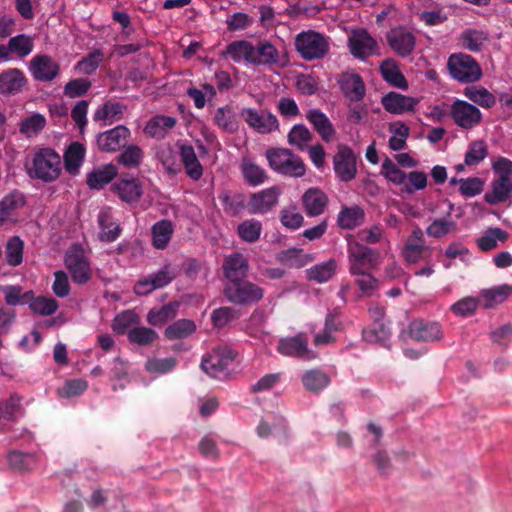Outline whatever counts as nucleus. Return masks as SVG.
Masks as SVG:
<instances>
[{
	"label": "nucleus",
	"mask_w": 512,
	"mask_h": 512,
	"mask_svg": "<svg viewBox=\"0 0 512 512\" xmlns=\"http://www.w3.org/2000/svg\"><path fill=\"white\" fill-rule=\"evenodd\" d=\"M118 174V168L107 164L94 168L87 174V185L90 189L100 190L109 184Z\"/></svg>",
	"instance_id": "obj_31"
},
{
	"label": "nucleus",
	"mask_w": 512,
	"mask_h": 512,
	"mask_svg": "<svg viewBox=\"0 0 512 512\" xmlns=\"http://www.w3.org/2000/svg\"><path fill=\"white\" fill-rule=\"evenodd\" d=\"M347 253L349 272L351 275L370 271L376 268L379 264V252L376 249L367 247L357 241L349 242Z\"/></svg>",
	"instance_id": "obj_5"
},
{
	"label": "nucleus",
	"mask_w": 512,
	"mask_h": 512,
	"mask_svg": "<svg viewBox=\"0 0 512 512\" xmlns=\"http://www.w3.org/2000/svg\"><path fill=\"white\" fill-rule=\"evenodd\" d=\"M262 224L255 219L245 220L238 225L237 232L239 237L248 243L256 242L261 235Z\"/></svg>",
	"instance_id": "obj_54"
},
{
	"label": "nucleus",
	"mask_w": 512,
	"mask_h": 512,
	"mask_svg": "<svg viewBox=\"0 0 512 512\" xmlns=\"http://www.w3.org/2000/svg\"><path fill=\"white\" fill-rule=\"evenodd\" d=\"M27 83V78L19 69H8L0 74V94L15 95L21 92Z\"/></svg>",
	"instance_id": "obj_28"
},
{
	"label": "nucleus",
	"mask_w": 512,
	"mask_h": 512,
	"mask_svg": "<svg viewBox=\"0 0 512 512\" xmlns=\"http://www.w3.org/2000/svg\"><path fill=\"white\" fill-rule=\"evenodd\" d=\"M381 103L387 112L401 115L414 111L415 107L419 104V99L397 92H389L382 97Z\"/></svg>",
	"instance_id": "obj_21"
},
{
	"label": "nucleus",
	"mask_w": 512,
	"mask_h": 512,
	"mask_svg": "<svg viewBox=\"0 0 512 512\" xmlns=\"http://www.w3.org/2000/svg\"><path fill=\"white\" fill-rule=\"evenodd\" d=\"M196 331V324L190 319H179L170 324L164 331L168 340H179L191 336Z\"/></svg>",
	"instance_id": "obj_46"
},
{
	"label": "nucleus",
	"mask_w": 512,
	"mask_h": 512,
	"mask_svg": "<svg viewBox=\"0 0 512 512\" xmlns=\"http://www.w3.org/2000/svg\"><path fill=\"white\" fill-rule=\"evenodd\" d=\"M364 211L359 206L343 208L337 217L338 225L343 229H353L361 224Z\"/></svg>",
	"instance_id": "obj_48"
},
{
	"label": "nucleus",
	"mask_w": 512,
	"mask_h": 512,
	"mask_svg": "<svg viewBox=\"0 0 512 512\" xmlns=\"http://www.w3.org/2000/svg\"><path fill=\"white\" fill-rule=\"evenodd\" d=\"M214 123L218 128L229 134L237 132L239 128L237 114L231 105H225L216 109Z\"/></svg>",
	"instance_id": "obj_36"
},
{
	"label": "nucleus",
	"mask_w": 512,
	"mask_h": 512,
	"mask_svg": "<svg viewBox=\"0 0 512 512\" xmlns=\"http://www.w3.org/2000/svg\"><path fill=\"white\" fill-rule=\"evenodd\" d=\"M176 277L171 264H166L158 271L141 277L134 285L133 291L138 296H146L153 291L170 284Z\"/></svg>",
	"instance_id": "obj_9"
},
{
	"label": "nucleus",
	"mask_w": 512,
	"mask_h": 512,
	"mask_svg": "<svg viewBox=\"0 0 512 512\" xmlns=\"http://www.w3.org/2000/svg\"><path fill=\"white\" fill-rule=\"evenodd\" d=\"M174 227L170 220H160L151 229L152 244L156 249H165L173 235Z\"/></svg>",
	"instance_id": "obj_41"
},
{
	"label": "nucleus",
	"mask_w": 512,
	"mask_h": 512,
	"mask_svg": "<svg viewBox=\"0 0 512 512\" xmlns=\"http://www.w3.org/2000/svg\"><path fill=\"white\" fill-rule=\"evenodd\" d=\"M409 332L413 339L424 342L439 340L443 336L438 323L424 320H414L409 326Z\"/></svg>",
	"instance_id": "obj_26"
},
{
	"label": "nucleus",
	"mask_w": 512,
	"mask_h": 512,
	"mask_svg": "<svg viewBox=\"0 0 512 512\" xmlns=\"http://www.w3.org/2000/svg\"><path fill=\"white\" fill-rule=\"evenodd\" d=\"M265 155L270 168L281 175L299 178L306 172L302 159L289 149L272 148Z\"/></svg>",
	"instance_id": "obj_2"
},
{
	"label": "nucleus",
	"mask_w": 512,
	"mask_h": 512,
	"mask_svg": "<svg viewBox=\"0 0 512 512\" xmlns=\"http://www.w3.org/2000/svg\"><path fill=\"white\" fill-rule=\"evenodd\" d=\"M287 138L288 143L291 146L303 151L308 147V144L312 139V134L305 125L296 124L289 131Z\"/></svg>",
	"instance_id": "obj_53"
},
{
	"label": "nucleus",
	"mask_w": 512,
	"mask_h": 512,
	"mask_svg": "<svg viewBox=\"0 0 512 512\" xmlns=\"http://www.w3.org/2000/svg\"><path fill=\"white\" fill-rule=\"evenodd\" d=\"M333 168L336 177L341 182H350L356 177V156L350 147L339 146L333 158Z\"/></svg>",
	"instance_id": "obj_11"
},
{
	"label": "nucleus",
	"mask_w": 512,
	"mask_h": 512,
	"mask_svg": "<svg viewBox=\"0 0 512 512\" xmlns=\"http://www.w3.org/2000/svg\"><path fill=\"white\" fill-rule=\"evenodd\" d=\"M25 196L19 191H13L0 200V225L9 221L14 212L25 205Z\"/></svg>",
	"instance_id": "obj_37"
},
{
	"label": "nucleus",
	"mask_w": 512,
	"mask_h": 512,
	"mask_svg": "<svg viewBox=\"0 0 512 512\" xmlns=\"http://www.w3.org/2000/svg\"><path fill=\"white\" fill-rule=\"evenodd\" d=\"M339 86L345 97L350 101L358 102L365 96V84L358 74H343L339 80Z\"/></svg>",
	"instance_id": "obj_27"
},
{
	"label": "nucleus",
	"mask_w": 512,
	"mask_h": 512,
	"mask_svg": "<svg viewBox=\"0 0 512 512\" xmlns=\"http://www.w3.org/2000/svg\"><path fill=\"white\" fill-rule=\"evenodd\" d=\"M178 307L177 302H170L159 308L151 309L147 314V322L152 326L162 325L176 316Z\"/></svg>",
	"instance_id": "obj_47"
},
{
	"label": "nucleus",
	"mask_w": 512,
	"mask_h": 512,
	"mask_svg": "<svg viewBox=\"0 0 512 512\" xmlns=\"http://www.w3.org/2000/svg\"><path fill=\"white\" fill-rule=\"evenodd\" d=\"M176 365L177 360L174 357L150 358L145 363V369L150 374L160 375L172 371Z\"/></svg>",
	"instance_id": "obj_61"
},
{
	"label": "nucleus",
	"mask_w": 512,
	"mask_h": 512,
	"mask_svg": "<svg viewBox=\"0 0 512 512\" xmlns=\"http://www.w3.org/2000/svg\"><path fill=\"white\" fill-rule=\"evenodd\" d=\"M380 174L397 186L404 184L407 179V174L389 157L383 160Z\"/></svg>",
	"instance_id": "obj_52"
},
{
	"label": "nucleus",
	"mask_w": 512,
	"mask_h": 512,
	"mask_svg": "<svg viewBox=\"0 0 512 512\" xmlns=\"http://www.w3.org/2000/svg\"><path fill=\"white\" fill-rule=\"evenodd\" d=\"M488 41V34L483 30L466 29L460 35L461 46L471 52H480Z\"/></svg>",
	"instance_id": "obj_42"
},
{
	"label": "nucleus",
	"mask_w": 512,
	"mask_h": 512,
	"mask_svg": "<svg viewBox=\"0 0 512 512\" xmlns=\"http://www.w3.org/2000/svg\"><path fill=\"white\" fill-rule=\"evenodd\" d=\"M447 67L451 77L461 83H474L482 77V70L478 62L465 53L450 55Z\"/></svg>",
	"instance_id": "obj_4"
},
{
	"label": "nucleus",
	"mask_w": 512,
	"mask_h": 512,
	"mask_svg": "<svg viewBox=\"0 0 512 512\" xmlns=\"http://www.w3.org/2000/svg\"><path fill=\"white\" fill-rule=\"evenodd\" d=\"M224 294L228 301L234 304H249L261 300L264 291L257 284L241 279L228 282Z\"/></svg>",
	"instance_id": "obj_8"
},
{
	"label": "nucleus",
	"mask_w": 512,
	"mask_h": 512,
	"mask_svg": "<svg viewBox=\"0 0 512 512\" xmlns=\"http://www.w3.org/2000/svg\"><path fill=\"white\" fill-rule=\"evenodd\" d=\"M237 353L228 347H218L204 356L201 361V369L210 377L223 380L230 372Z\"/></svg>",
	"instance_id": "obj_3"
},
{
	"label": "nucleus",
	"mask_w": 512,
	"mask_h": 512,
	"mask_svg": "<svg viewBox=\"0 0 512 512\" xmlns=\"http://www.w3.org/2000/svg\"><path fill=\"white\" fill-rule=\"evenodd\" d=\"M402 254L410 264L418 263L430 255V248L425 245L423 231L419 227L412 231L403 247Z\"/></svg>",
	"instance_id": "obj_17"
},
{
	"label": "nucleus",
	"mask_w": 512,
	"mask_h": 512,
	"mask_svg": "<svg viewBox=\"0 0 512 512\" xmlns=\"http://www.w3.org/2000/svg\"><path fill=\"white\" fill-rule=\"evenodd\" d=\"M129 136L130 130L123 125H118L110 130L99 133L96 142L100 150L114 152L126 142Z\"/></svg>",
	"instance_id": "obj_20"
},
{
	"label": "nucleus",
	"mask_w": 512,
	"mask_h": 512,
	"mask_svg": "<svg viewBox=\"0 0 512 512\" xmlns=\"http://www.w3.org/2000/svg\"><path fill=\"white\" fill-rule=\"evenodd\" d=\"M98 226L100 228L99 239L104 242H113L121 234V227L115 220L110 207L102 208L97 216Z\"/></svg>",
	"instance_id": "obj_22"
},
{
	"label": "nucleus",
	"mask_w": 512,
	"mask_h": 512,
	"mask_svg": "<svg viewBox=\"0 0 512 512\" xmlns=\"http://www.w3.org/2000/svg\"><path fill=\"white\" fill-rule=\"evenodd\" d=\"M337 267L338 265L336 260L329 259L307 269L306 277L308 280L314 281L316 283H325L333 277Z\"/></svg>",
	"instance_id": "obj_40"
},
{
	"label": "nucleus",
	"mask_w": 512,
	"mask_h": 512,
	"mask_svg": "<svg viewBox=\"0 0 512 512\" xmlns=\"http://www.w3.org/2000/svg\"><path fill=\"white\" fill-rule=\"evenodd\" d=\"M8 45L11 53L20 58L28 56L34 47L32 38L26 34L11 37Z\"/></svg>",
	"instance_id": "obj_55"
},
{
	"label": "nucleus",
	"mask_w": 512,
	"mask_h": 512,
	"mask_svg": "<svg viewBox=\"0 0 512 512\" xmlns=\"http://www.w3.org/2000/svg\"><path fill=\"white\" fill-rule=\"evenodd\" d=\"M362 336L366 342L387 347L391 338V331L384 322H376L364 329Z\"/></svg>",
	"instance_id": "obj_44"
},
{
	"label": "nucleus",
	"mask_w": 512,
	"mask_h": 512,
	"mask_svg": "<svg viewBox=\"0 0 512 512\" xmlns=\"http://www.w3.org/2000/svg\"><path fill=\"white\" fill-rule=\"evenodd\" d=\"M30 308L35 313L48 316L56 312L58 309V302L52 297L39 296L30 302Z\"/></svg>",
	"instance_id": "obj_64"
},
{
	"label": "nucleus",
	"mask_w": 512,
	"mask_h": 512,
	"mask_svg": "<svg viewBox=\"0 0 512 512\" xmlns=\"http://www.w3.org/2000/svg\"><path fill=\"white\" fill-rule=\"evenodd\" d=\"M176 124V119L171 116L157 115L151 118L145 128L144 132L152 138H164L167 132Z\"/></svg>",
	"instance_id": "obj_38"
},
{
	"label": "nucleus",
	"mask_w": 512,
	"mask_h": 512,
	"mask_svg": "<svg viewBox=\"0 0 512 512\" xmlns=\"http://www.w3.org/2000/svg\"><path fill=\"white\" fill-rule=\"evenodd\" d=\"M241 116L249 127L261 134H269L279 128L277 117L266 110L258 111L254 108H244L241 111Z\"/></svg>",
	"instance_id": "obj_12"
},
{
	"label": "nucleus",
	"mask_w": 512,
	"mask_h": 512,
	"mask_svg": "<svg viewBox=\"0 0 512 512\" xmlns=\"http://www.w3.org/2000/svg\"><path fill=\"white\" fill-rule=\"evenodd\" d=\"M244 180L250 186L262 185L267 180V173L251 157L243 156L239 165Z\"/></svg>",
	"instance_id": "obj_30"
},
{
	"label": "nucleus",
	"mask_w": 512,
	"mask_h": 512,
	"mask_svg": "<svg viewBox=\"0 0 512 512\" xmlns=\"http://www.w3.org/2000/svg\"><path fill=\"white\" fill-rule=\"evenodd\" d=\"M8 462L12 469L19 472L31 471L37 466L34 454L12 451L8 454Z\"/></svg>",
	"instance_id": "obj_49"
},
{
	"label": "nucleus",
	"mask_w": 512,
	"mask_h": 512,
	"mask_svg": "<svg viewBox=\"0 0 512 512\" xmlns=\"http://www.w3.org/2000/svg\"><path fill=\"white\" fill-rule=\"evenodd\" d=\"M85 147L79 142L71 143L64 154L65 169L70 174H76L85 157Z\"/></svg>",
	"instance_id": "obj_43"
},
{
	"label": "nucleus",
	"mask_w": 512,
	"mask_h": 512,
	"mask_svg": "<svg viewBox=\"0 0 512 512\" xmlns=\"http://www.w3.org/2000/svg\"><path fill=\"white\" fill-rule=\"evenodd\" d=\"M248 260L241 253L228 255L223 263L224 276L228 282L244 279L248 272Z\"/></svg>",
	"instance_id": "obj_25"
},
{
	"label": "nucleus",
	"mask_w": 512,
	"mask_h": 512,
	"mask_svg": "<svg viewBox=\"0 0 512 512\" xmlns=\"http://www.w3.org/2000/svg\"><path fill=\"white\" fill-rule=\"evenodd\" d=\"M509 234L499 227H492L485 230L483 235L476 240L480 250L487 252L498 246V243H504Z\"/></svg>",
	"instance_id": "obj_45"
},
{
	"label": "nucleus",
	"mask_w": 512,
	"mask_h": 512,
	"mask_svg": "<svg viewBox=\"0 0 512 512\" xmlns=\"http://www.w3.org/2000/svg\"><path fill=\"white\" fill-rule=\"evenodd\" d=\"M451 116L456 125L463 129L475 127L482 118V114L476 106L462 100H457L452 104Z\"/></svg>",
	"instance_id": "obj_15"
},
{
	"label": "nucleus",
	"mask_w": 512,
	"mask_h": 512,
	"mask_svg": "<svg viewBox=\"0 0 512 512\" xmlns=\"http://www.w3.org/2000/svg\"><path fill=\"white\" fill-rule=\"evenodd\" d=\"M306 119L312 125L313 129L320 135L323 141L330 142L335 137V128L320 109L313 108L307 111Z\"/></svg>",
	"instance_id": "obj_24"
},
{
	"label": "nucleus",
	"mask_w": 512,
	"mask_h": 512,
	"mask_svg": "<svg viewBox=\"0 0 512 512\" xmlns=\"http://www.w3.org/2000/svg\"><path fill=\"white\" fill-rule=\"evenodd\" d=\"M124 110L125 106L123 104L107 101L95 110L93 120L101 122L104 126L111 125L122 118Z\"/></svg>",
	"instance_id": "obj_32"
},
{
	"label": "nucleus",
	"mask_w": 512,
	"mask_h": 512,
	"mask_svg": "<svg viewBox=\"0 0 512 512\" xmlns=\"http://www.w3.org/2000/svg\"><path fill=\"white\" fill-rule=\"evenodd\" d=\"M387 41L391 49L399 56L406 57L415 48L414 34L404 27H396L387 34Z\"/></svg>",
	"instance_id": "obj_18"
},
{
	"label": "nucleus",
	"mask_w": 512,
	"mask_h": 512,
	"mask_svg": "<svg viewBox=\"0 0 512 512\" xmlns=\"http://www.w3.org/2000/svg\"><path fill=\"white\" fill-rule=\"evenodd\" d=\"M295 45L302 58L308 61L323 58L329 51L326 37L312 30L299 33Z\"/></svg>",
	"instance_id": "obj_6"
},
{
	"label": "nucleus",
	"mask_w": 512,
	"mask_h": 512,
	"mask_svg": "<svg viewBox=\"0 0 512 512\" xmlns=\"http://www.w3.org/2000/svg\"><path fill=\"white\" fill-rule=\"evenodd\" d=\"M143 160V151L137 145H129L118 156V163L127 168L138 167Z\"/></svg>",
	"instance_id": "obj_58"
},
{
	"label": "nucleus",
	"mask_w": 512,
	"mask_h": 512,
	"mask_svg": "<svg viewBox=\"0 0 512 512\" xmlns=\"http://www.w3.org/2000/svg\"><path fill=\"white\" fill-rule=\"evenodd\" d=\"M281 190L273 186L251 195L248 202L249 214H265L271 211L277 204Z\"/></svg>",
	"instance_id": "obj_16"
},
{
	"label": "nucleus",
	"mask_w": 512,
	"mask_h": 512,
	"mask_svg": "<svg viewBox=\"0 0 512 512\" xmlns=\"http://www.w3.org/2000/svg\"><path fill=\"white\" fill-rule=\"evenodd\" d=\"M348 46L351 54L358 59H365L378 50L376 40L365 29L352 30Z\"/></svg>",
	"instance_id": "obj_14"
},
{
	"label": "nucleus",
	"mask_w": 512,
	"mask_h": 512,
	"mask_svg": "<svg viewBox=\"0 0 512 512\" xmlns=\"http://www.w3.org/2000/svg\"><path fill=\"white\" fill-rule=\"evenodd\" d=\"M46 118L41 113H33L32 115L22 119L19 131L27 138L38 135L46 126Z\"/></svg>",
	"instance_id": "obj_50"
},
{
	"label": "nucleus",
	"mask_w": 512,
	"mask_h": 512,
	"mask_svg": "<svg viewBox=\"0 0 512 512\" xmlns=\"http://www.w3.org/2000/svg\"><path fill=\"white\" fill-rule=\"evenodd\" d=\"M23 397L14 392L0 402V419L14 421L23 414Z\"/></svg>",
	"instance_id": "obj_39"
},
{
	"label": "nucleus",
	"mask_w": 512,
	"mask_h": 512,
	"mask_svg": "<svg viewBox=\"0 0 512 512\" xmlns=\"http://www.w3.org/2000/svg\"><path fill=\"white\" fill-rule=\"evenodd\" d=\"M103 60V53L100 50H95L80 60L75 69L84 75H91L99 67Z\"/></svg>",
	"instance_id": "obj_63"
},
{
	"label": "nucleus",
	"mask_w": 512,
	"mask_h": 512,
	"mask_svg": "<svg viewBox=\"0 0 512 512\" xmlns=\"http://www.w3.org/2000/svg\"><path fill=\"white\" fill-rule=\"evenodd\" d=\"M24 242L18 236H14L6 244L5 254L10 266H18L23 261Z\"/></svg>",
	"instance_id": "obj_56"
},
{
	"label": "nucleus",
	"mask_w": 512,
	"mask_h": 512,
	"mask_svg": "<svg viewBox=\"0 0 512 512\" xmlns=\"http://www.w3.org/2000/svg\"><path fill=\"white\" fill-rule=\"evenodd\" d=\"M484 200L490 205L505 203L512 198V179L498 177L491 182Z\"/></svg>",
	"instance_id": "obj_23"
},
{
	"label": "nucleus",
	"mask_w": 512,
	"mask_h": 512,
	"mask_svg": "<svg viewBox=\"0 0 512 512\" xmlns=\"http://www.w3.org/2000/svg\"><path fill=\"white\" fill-rule=\"evenodd\" d=\"M253 50V65L271 66L276 64L279 60L278 50L268 41H260L256 46L253 45Z\"/></svg>",
	"instance_id": "obj_33"
},
{
	"label": "nucleus",
	"mask_w": 512,
	"mask_h": 512,
	"mask_svg": "<svg viewBox=\"0 0 512 512\" xmlns=\"http://www.w3.org/2000/svg\"><path fill=\"white\" fill-rule=\"evenodd\" d=\"M464 95L470 101L483 108H491L496 103L495 96L484 87H466L464 90Z\"/></svg>",
	"instance_id": "obj_51"
},
{
	"label": "nucleus",
	"mask_w": 512,
	"mask_h": 512,
	"mask_svg": "<svg viewBox=\"0 0 512 512\" xmlns=\"http://www.w3.org/2000/svg\"><path fill=\"white\" fill-rule=\"evenodd\" d=\"M280 354L289 357H296L303 360H313L317 353L308 347V340L304 333L295 336L281 338L277 345Z\"/></svg>",
	"instance_id": "obj_10"
},
{
	"label": "nucleus",
	"mask_w": 512,
	"mask_h": 512,
	"mask_svg": "<svg viewBox=\"0 0 512 512\" xmlns=\"http://www.w3.org/2000/svg\"><path fill=\"white\" fill-rule=\"evenodd\" d=\"M253 45L246 40L233 41L227 45L222 55L235 63L246 62L252 64Z\"/></svg>",
	"instance_id": "obj_34"
},
{
	"label": "nucleus",
	"mask_w": 512,
	"mask_h": 512,
	"mask_svg": "<svg viewBox=\"0 0 512 512\" xmlns=\"http://www.w3.org/2000/svg\"><path fill=\"white\" fill-rule=\"evenodd\" d=\"M381 73L383 78L389 82L391 85L400 88V89H407L408 84L403 76V74L400 72L397 66H395L392 63L384 62L381 65Z\"/></svg>",
	"instance_id": "obj_60"
},
{
	"label": "nucleus",
	"mask_w": 512,
	"mask_h": 512,
	"mask_svg": "<svg viewBox=\"0 0 512 512\" xmlns=\"http://www.w3.org/2000/svg\"><path fill=\"white\" fill-rule=\"evenodd\" d=\"M302 203L306 214L316 217L324 212L328 204V197L322 190L310 188L303 194Z\"/></svg>",
	"instance_id": "obj_29"
},
{
	"label": "nucleus",
	"mask_w": 512,
	"mask_h": 512,
	"mask_svg": "<svg viewBox=\"0 0 512 512\" xmlns=\"http://www.w3.org/2000/svg\"><path fill=\"white\" fill-rule=\"evenodd\" d=\"M29 71L36 81L50 82L60 73V66L51 56L37 54L29 63Z\"/></svg>",
	"instance_id": "obj_13"
},
{
	"label": "nucleus",
	"mask_w": 512,
	"mask_h": 512,
	"mask_svg": "<svg viewBox=\"0 0 512 512\" xmlns=\"http://www.w3.org/2000/svg\"><path fill=\"white\" fill-rule=\"evenodd\" d=\"M302 382L306 389L317 392L325 388L329 384L330 379L327 374L320 370H310L303 375Z\"/></svg>",
	"instance_id": "obj_57"
},
{
	"label": "nucleus",
	"mask_w": 512,
	"mask_h": 512,
	"mask_svg": "<svg viewBox=\"0 0 512 512\" xmlns=\"http://www.w3.org/2000/svg\"><path fill=\"white\" fill-rule=\"evenodd\" d=\"M512 294V286L503 284L489 289L481 290L479 294L480 303L483 307L490 309L503 303Z\"/></svg>",
	"instance_id": "obj_35"
},
{
	"label": "nucleus",
	"mask_w": 512,
	"mask_h": 512,
	"mask_svg": "<svg viewBox=\"0 0 512 512\" xmlns=\"http://www.w3.org/2000/svg\"><path fill=\"white\" fill-rule=\"evenodd\" d=\"M157 337L156 331L147 327H133L128 331L129 341L141 346L152 344Z\"/></svg>",
	"instance_id": "obj_59"
},
{
	"label": "nucleus",
	"mask_w": 512,
	"mask_h": 512,
	"mask_svg": "<svg viewBox=\"0 0 512 512\" xmlns=\"http://www.w3.org/2000/svg\"><path fill=\"white\" fill-rule=\"evenodd\" d=\"M112 191L121 201L132 204L140 200L143 195V186L141 181L135 177H121L112 185Z\"/></svg>",
	"instance_id": "obj_19"
},
{
	"label": "nucleus",
	"mask_w": 512,
	"mask_h": 512,
	"mask_svg": "<svg viewBox=\"0 0 512 512\" xmlns=\"http://www.w3.org/2000/svg\"><path fill=\"white\" fill-rule=\"evenodd\" d=\"M27 175L44 183L56 181L62 171L60 155L52 148H39L30 163L25 165Z\"/></svg>",
	"instance_id": "obj_1"
},
{
	"label": "nucleus",
	"mask_w": 512,
	"mask_h": 512,
	"mask_svg": "<svg viewBox=\"0 0 512 512\" xmlns=\"http://www.w3.org/2000/svg\"><path fill=\"white\" fill-rule=\"evenodd\" d=\"M65 265L75 284H86L92 277V269L84 249L78 245H72L65 254Z\"/></svg>",
	"instance_id": "obj_7"
},
{
	"label": "nucleus",
	"mask_w": 512,
	"mask_h": 512,
	"mask_svg": "<svg viewBox=\"0 0 512 512\" xmlns=\"http://www.w3.org/2000/svg\"><path fill=\"white\" fill-rule=\"evenodd\" d=\"M488 154L487 145L482 140L473 141L465 154V165L475 166L483 161Z\"/></svg>",
	"instance_id": "obj_62"
}]
</instances>
